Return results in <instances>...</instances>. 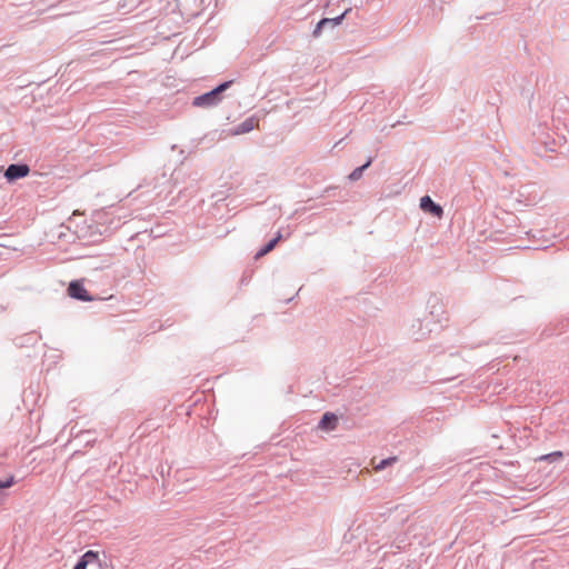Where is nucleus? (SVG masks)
Instances as JSON below:
<instances>
[{
    "instance_id": "1",
    "label": "nucleus",
    "mask_w": 569,
    "mask_h": 569,
    "mask_svg": "<svg viewBox=\"0 0 569 569\" xmlns=\"http://www.w3.org/2000/svg\"><path fill=\"white\" fill-rule=\"evenodd\" d=\"M232 82V80L223 81L210 91L194 97L192 106L199 108H212L218 106L222 101L223 92L231 87Z\"/></svg>"
},
{
    "instance_id": "2",
    "label": "nucleus",
    "mask_w": 569,
    "mask_h": 569,
    "mask_svg": "<svg viewBox=\"0 0 569 569\" xmlns=\"http://www.w3.org/2000/svg\"><path fill=\"white\" fill-rule=\"evenodd\" d=\"M533 134L537 136L536 140L551 152L557 151V147L561 148L568 143L567 137L557 132H553V136L550 132H539L538 134L535 132Z\"/></svg>"
},
{
    "instance_id": "3",
    "label": "nucleus",
    "mask_w": 569,
    "mask_h": 569,
    "mask_svg": "<svg viewBox=\"0 0 569 569\" xmlns=\"http://www.w3.org/2000/svg\"><path fill=\"white\" fill-rule=\"evenodd\" d=\"M351 11V8H347L341 14L337 16V17H333V18H322L318 21V23L316 24L313 31H312V36L315 38H318L322 34V32L325 30H328V29H333L336 27H338L339 24L342 23L345 17L347 16L348 12Z\"/></svg>"
},
{
    "instance_id": "4",
    "label": "nucleus",
    "mask_w": 569,
    "mask_h": 569,
    "mask_svg": "<svg viewBox=\"0 0 569 569\" xmlns=\"http://www.w3.org/2000/svg\"><path fill=\"white\" fill-rule=\"evenodd\" d=\"M68 295L74 300L82 302L93 301V296L84 288L82 280H72L68 286Z\"/></svg>"
},
{
    "instance_id": "5",
    "label": "nucleus",
    "mask_w": 569,
    "mask_h": 569,
    "mask_svg": "<svg viewBox=\"0 0 569 569\" xmlns=\"http://www.w3.org/2000/svg\"><path fill=\"white\" fill-rule=\"evenodd\" d=\"M30 172V167L23 162L11 163L4 171V178L8 182H14L19 179L27 177Z\"/></svg>"
},
{
    "instance_id": "6",
    "label": "nucleus",
    "mask_w": 569,
    "mask_h": 569,
    "mask_svg": "<svg viewBox=\"0 0 569 569\" xmlns=\"http://www.w3.org/2000/svg\"><path fill=\"white\" fill-rule=\"evenodd\" d=\"M420 209L436 218H441L443 216V208L439 203L435 202L428 194L420 198Z\"/></svg>"
},
{
    "instance_id": "7",
    "label": "nucleus",
    "mask_w": 569,
    "mask_h": 569,
    "mask_svg": "<svg viewBox=\"0 0 569 569\" xmlns=\"http://www.w3.org/2000/svg\"><path fill=\"white\" fill-rule=\"evenodd\" d=\"M339 418L335 412L327 411L322 415L320 421L318 422V429L322 431H333L338 427Z\"/></svg>"
},
{
    "instance_id": "8",
    "label": "nucleus",
    "mask_w": 569,
    "mask_h": 569,
    "mask_svg": "<svg viewBox=\"0 0 569 569\" xmlns=\"http://www.w3.org/2000/svg\"><path fill=\"white\" fill-rule=\"evenodd\" d=\"M98 557H99L98 551L88 550L82 556H80V558L78 559L73 569H90V567H92V565L96 562Z\"/></svg>"
},
{
    "instance_id": "9",
    "label": "nucleus",
    "mask_w": 569,
    "mask_h": 569,
    "mask_svg": "<svg viewBox=\"0 0 569 569\" xmlns=\"http://www.w3.org/2000/svg\"><path fill=\"white\" fill-rule=\"evenodd\" d=\"M257 122H258V120L254 117H249V118L244 119L242 122H240L239 124L234 126L231 129V134L240 136V134L248 133L254 129Z\"/></svg>"
},
{
    "instance_id": "10",
    "label": "nucleus",
    "mask_w": 569,
    "mask_h": 569,
    "mask_svg": "<svg viewBox=\"0 0 569 569\" xmlns=\"http://www.w3.org/2000/svg\"><path fill=\"white\" fill-rule=\"evenodd\" d=\"M282 239V233L281 231H278L277 234L270 239L266 244H263L256 253V259H259L263 256H266L267 253H269L270 251H272L277 243Z\"/></svg>"
},
{
    "instance_id": "11",
    "label": "nucleus",
    "mask_w": 569,
    "mask_h": 569,
    "mask_svg": "<svg viewBox=\"0 0 569 569\" xmlns=\"http://www.w3.org/2000/svg\"><path fill=\"white\" fill-rule=\"evenodd\" d=\"M372 162H373V157H371V156L368 157L367 161L362 166L357 167L349 173L348 180L352 181V182L358 181L362 177L365 170H367L371 166Z\"/></svg>"
},
{
    "instance_id": "12",
    "label": "nucleus",
    "mask_w": 569,
    "mask_h": 569,
    "mask_svg": "<svg viewBox=\"0 0 569 569\" xmlns=\"http://www.w3.org/2000/svg\"><path fill=\"white\" fill-rule=\"evenodd\" d=\"M38 340V337L36 333L31 332L23 337L16 339V345L19 347H24L26 345H34Z\"/></svg>"
},
{
    "instance_id": "13",
    "label": "nucleus",
    "mask_w": 569,
    "mask_h": 569,
    "mask_svg": "<svg viewBox=\"0 0 569 569\" xmlns=\"http://www.w3.org/2000/svg\"><path fill=\"white\" fill-rule=\"evenodd\" d=\"M563 458L562 451H553L547 455H542L539 458H537L538 461H547V462H557Z\"/></svg>"
},
{
    "instance_id": "14",
    "label": "nucleus",
    "mask_w": 569,
    "mask_h": 569,
    "mask_svg": "<svg viewBox=\"0 0 569 569\" xmlns=\"http://www.w3.org/2000/svg\"><path fill=\"white\" fill-rule=\"evenodd\" d=\"M416 326H418V331H412V338L417 341L425 339L427 337V333L430 332V330H422V322L420 320H417L416 322L412 323V329H415Z\"/></svg>"
},
{
    "instance_id": "15",
    "label": "nucleus",
    "mask_w": 569,
    "mask_h": 569,
    "mask_svg": "<svg viewBox=\"0 0 569 569\" xmlns=\"http://www.w3.org/2000/svg\"><path fill=\"white\" fill-rule=\"evenodd\" d=\"M398 460L397 457H389V458H386V459H382L380 460V462L376 466V469L377 470H383L386 469L388 466H391L393 462H396Z\"/></svg>"
},
{
    "instance_id": "16",
    "label": "nucleus",
    "mask_w": 569,
    "mask_h": 569,
    "mask_svg": "<svg viewBox=\"0 0 569 569\" xmlns=\"http://www.w3.org/2000/svg\"><path fill=\"white\" fill-rule=\"evenodd\" d=\"M90 569H109V565L106 558L102 560L100 557L96 560V562L90 567Z\"/></svg>"
},
{
    "instance_id": "17",
    "label": "nucleus",
    "mask_w": 569,
    "mask_h": 569,
    "mask_svg": "<svg viewBox=\"0 0 569 569\" xmlns=\"http://www.w3.org/2000/svg\"><path fill=\"white\" fill-rule=\"evenodd\" d=\"M14 483V478L11 476L6 480L0 479V491L7 488H10Z\"/></svg>"
},
{
    "instance_id": "18",
    "label": "nucleus",
    "mask_w": 569,
    "mask_h": 569,
    "mask_svg": "<svg viewBox=\"0 0 569 569\" xmlns=\"http://www.w3.org/2000/svg\"><path fill=\"white\" fill-rule=\"evenodd\" d=\"M337 189H338V187H329V188H327V189L325 190V192L329 193V192H331V191H333V190H337Z\"/></svg>"
},
{
    "instance_id": "19",
    "label": "nucleus",
    "mask_w": 569,
    "mask_h": 569,
    "mask_svg": "<svg viewBox=\"0 0 569 569\" xmlns=\"http://www.w3.org/2000/svg\"><path fill=\"white\" fill-rule=\"evenodd\" d=\"M86 441H87V443H90V442H94V439H93V440H91V439H90V437H87V440H86Z\"/></svg>"
},
{
    "instance_id": "20",
    "label": "nucleus",
    "mask_w": 569,
    "mask_h": 569,
    "mask_svg": "<svg viewBox=\"0 0 569 569\" xmlns=\"http://www.w3.org/2000/svg\"><path fill=\"white\" fill-rule=\"evenodd\" d=\"M86 441H87V443H90V442H94V439H93V440H91V439H90V437H87V440H86Z\"/></svg>"
},
{
    "instance_id": "21",
    "label": "nucleus",
    "mask_w": 569,
    "mask_h": 569,
    "mask_svg": "<svg viewBox=\"0 0 569 569\" xmlns=\"http://www.w3.org/2000/svg\"><path fill=\"white\" fill-rule=\"evenodd\" d=\"M90 431H84L81 436H89Z\"/></svg>"
}]
</instances>
